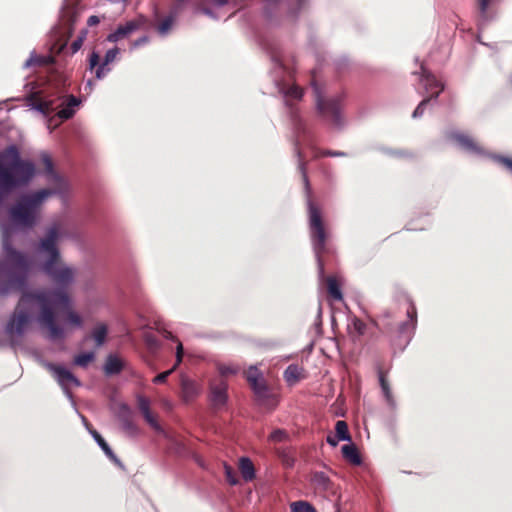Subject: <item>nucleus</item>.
<instances>
[{"mask_svg":"<svg viewBox=\"0 0 512 512\" xmlns=\"http://www.w3.org/2000/svg\"><path fill=\"white\" fill-rule=\"evenodd\" d=\"M91 434L95 441L98 443V445L101 447V449L104 451L105 455L116 465L121 466L120 460L117 458V456L114 454L110 446L107 444V442L104 440V438L96 431L92 430Z\"/></svg>","mask_w":512,"mask_h":512,"instance_id":"24","label":"nucleus"},{"mask_svg":"<svg viewBox=\"0 0 512 512\" xmlns=\"http://www.w3.org/2000/svg\"><path fill=\"white\" fill-rule=\"evenodd\" d=\"M335 433H336V437L338 438V440H341V441H345V440L350 441L351 440V436H350L349 430H348V425L343 420H339L336 422Z\"/></svg>","mask_w":512,"mask_h":512,"instance_id":"31","label":"nucleus"},{"mask_svg":"<svg viewBox=\"0 0 512 512\" xmlns=\"http://www.w3.org/2000/svg\"><path fill=\"white\" fill-rule=\"evenodd\" d=\"M343 457L353 465L361 464V457L354 444H346L341 448Z\"/></svg>","mask_w":512,"mask_h":512,"instance_id":"26","label":"nucleus"},{"mask_svg":"<svg viewBox=\"0 0 512 512\" xmlns=\"http://www.w3.org/2000/svg\"><path fill=\"white\" fill-rule=\"evenodd\" d=\"M60 232L56 225L47 229L46 235L40 240L36 251L39 255H46V259L41 264V270L49 276L57 285L67 287L75 276L74 269L65 266L60 257L57 247Z\"/></svg>","mask_w":512,"mask_h":512,"instance_id":"3","label":"nucleus"},{"mask_svg":"<svg viewBox=\"0 0 512 512\" xmlns=\"http://www.w3.org/2000/svg\"><path fill=\"white\" fill-rule=\"evenodd\" d=\"M5 257L0 262V295L24 291L32 268L31 259L24 253L4 244Z\"/></svg>","mask_w":512,"mask_h":512,"instance_id":"4","label":"nucleus"},{"mask_svg":"<svg viewBox=\"0 0 512 512\" xmlns=\"http://www.w3.org/2000/svg\"><path fill=\"white\" fill-rule=\"evenodd\" d=\"M224 469L227 482L231 485L238 484V478L235 470L227 464H225Z\"/></svg>","mask_w":512,"mask_h":512,"instance_id":"38","label":"nucleus"},{"mask_svg":"<svg viewBox=\"0 0 512 512\" xmlns=\"http://www.w3.org/2000/svg\"><path fill=\"white\" fill-rule=\"evenodd\" d=\"M189 0H175L171 9L172 14L178 15Z\"/></svg>","mask_w":512,"mask_h":512,"instance_id":"46","label":"nucleus"},{"mask_svg":"<svg viewBox=\"0 0 512 512\" xmlns=\"http://www.w3.org/2000/svg\"><path fill=\"white\" fill-rule=\"evenodd\" d=\"M317 109L320 115L329 121L332 125L341 126L343 124L342 117V97L336 96L331 98H324L317 95L316 99Z\"/></svg>","mask_w":512,"mask_h":512,"instance_id":"7","label":"nucleus"},{"mask_svg":"<svg viewBox=\"0 0 512 512\" xmlns=\"http://www.w3.org/2000/svg\"><path fill=\"white\" fill-rule=\"evenodd\" d=\"M176 17H177V15L172 14V10H171L169 16L166 17L164 20H162L158 24V26H157L158 33L161 35H166L172 28L173 22Z\"/></svg>","mask_w":512,"mask_h":512,"instance_id":"33","label":"nucleus"},{"mask_svg":"<svg viewBox=\"0 0 512 512\" xmlns=\"http://www.w3.org/2000/svg\"><path fill=\"white\" fill-rule=\"evenodd\" d=\"M81 0H65V4L62 9L60 22L62 28L65 30L67 37H70L74 31V25L77 22L80 12Z\"/></svg>","mask_w":512,"mask_h":512,"instance_id":"8","label":"nucleus"},{"mask_svg":"<svg viewBox=\"0 0 512 512\" xmlns=\"http://www.w3.org/2000/svg\"><path fill=\"white\" fill-rule=\"evenodd\" d=\"M123 365L121 360L113 355H109L106 359L104 371L107 375H115L122 371Z\"/></svg>","mask_w":512,"mask_h":512,"instance_id":"28","label":"nucleus"},{"mask_svg":"<svg viewBox=\"0 0 512 512\" xmlns=\"http://www.w3.org/2000/svg\"><path fill=\"white\" fill-rule=\"evenodd\" d=\"M79 104L80 100L77 97L70 95L67 98V103L65 107H63L57 112V117L61 120H68L72 118L75 114V107H77Z\"/></svg>","mask_w":512,"mask_h":512,"instance_id":"22","label":"nucleus"},{"mask_svg":"<svg viewBox=\"0 0 512 512\" xmlns=\"http://www.w3.org/2000/svg\"><path fill=\"white\" fill-rule=\"evenodd\" d=\"M252 390L256 396L258 403L267 408H274L278 401L276 395L267 386L265 381H261L260 384L252 387Z\"/></svg>","mask_w":512,"mask_h":512,"instance_id":"13","label":"nucleus"},{"mask_svg":"<svg viewBox=\"0 0 512 512\" xmlns=\"http://www.w3.org/2000/svg\"><path fill=\"white\" fill-rule=\"evenodd\" d=\"M421 83L424 86L426 92H430L434 89H439L443 85L437 78L428 71L423 65L421 66Z\"/></svg>","mask_w":512,"mask_h":512,"instance_id":"20","label":"nucleus"},{"mask_svg":"<svg viewBox=\"0 0 512 512\" xmlns=\"http://www.w3.org/2000/svg\"><path fill=\"white\" fill-rule=\"evenodd\" d=\"M162 334L166 339H171V340L175 339V336L168 330H163Z\"/></svg>","mask_w":512,"mask_h":512,"instance_id":"55","label":"nucleus"},{"mask_svg":"<svg viewBox=\"0 0 512 512\" xmlns=\"http://www.w3.org/2000/svg\"><path fill=\"white\" fill-rule=\"evenodd\" d=\"M353 328L359 335H363L366 331V324L359 318L353 319Z\"/></svg>","mask_w":512,"mask_h":512,"instance_id":"45","label":"nucleus"},{"mask_svg":"<svg viewBox=\"0 0 512 512\" xmlns=\"http://www.w3.org/2000/svg\"><path fill=\"white\" fill-rule=\"evenodd\" d=\"M240 366L236 364H219L218 371L221 376L235 375L240 371Z\"/></svg>","mask_w":512,"mask_h":512,"instance_id":"36","label":"nucleus"},{"mask_svg":"<svg viewBox=\"0 0 512 512\" xmlns=\"http://www.w3.org/2000/svg\"><path fill=\"white\" fill-rule=\"evenodd\" d=\"M406 314H407L408 320L401 323L399 326V332L401 334L410 333L411 331H413L415 329L416 324H417V310L413 303L409 304Z\"/></svg>","mask_w":512,"mask_h":512,"instance_id":"18","label":"nucleus"},{"mask_svg":"<svg viewBox=\"0 0 512 512\" xmlns=\"http://www.w3.org/2000/svg\"><path fill=\"white\" fill-rule=\"evenodd\" d=\"M35 175V165L23 160L19 148L12 144L0 152V186L10 191L27 185Z\"/></svg>","mask_w":512,"mask_h":512,"instance_id":"5","label":"nucleus"},{"mask_svg":"<svg viewBox=\"0 0 512 512\" xmlns=\"http://www.w3.org/2000/svg\"><path fill=\"white\" fill-rule=\"evenodd\" d=\"M197 9L200 10L204 14H207V15H210V16L212 15L211 10L206 8V7H204L203 3H199Z\"/></svg>","mask_w":512,"mask_h":512,"instance_id":"54","label":"nucleus"},{"mask_svg":"<svg viewBox=\"0 0 512 512\" xmlns=\"http://www.w3.org/2000/svg\"><path fill=\"white\" fill-rule=\"evenodd\" d=\"M51 61H52L51 57H40V58H38V62L40 64H46V63H49Z\"/></svg>","mask_w":512,"mask_h":512,"instance_id":"56","label":"nucleus"},{"mask_svg":"<svg viewBox=\"0 0 512 512\" xmlns=\"http://www.w3.org/2000/svg\"><path fill=\"white\" fill-rule=\"evenodd\" d=\"M378 376H379V383H380L382 392H383L387 402L389 404H393L392 392H391V389H390V385H389V383H388V381L386 379V375H385L384 371L379 369Z\"/></svg>","mask_w":512,"mask_h":512,"instance_id":"30","label":"nucleus"},{"mask_svg":"<svg viewBox=\"0 0 512 512\" xmlns=\"http://www.w3.org/2000/svg\"><path fill=\"white\" fill-rule=\"evenodd\" d=\"M119 53L118 48L110 49L106 52L103 61L100 63V56L97 52L93 51L89 57V68L95 69L97 79L104 78L110 71L108 65L113 62Z\"/></svg>","mask_w":512,"mask_h":512,"instance_id":"10","label":"nucleus"},{"mask_svg":"<svg viewBox=\"0 0 512 512\" xmlns=\"http://www.w3.org/2000/svg\"><path fill=\"white\" fill-rule=\"evenodd\" d=\"M99 23V18L97 16H90L87 20V24L89 26H94Z\"/></svg>","mask_w":512,"mask_h":512,"instance_id":"53","label":"nucleus"},{"mask_svg":"<svg viewBox=\"0 0 512 512\" xmlns=\"http://www.w3.org/2000/svg\"><path fill=\"white\" fill-rule=\"evenodd\" d=\"M82 44H83V37H78L76 40H74L70 47L72 53H76L82 47Z\"/></svg>","mask_w":512,"mask_h":512,"instance_id":"48","label":"nucleus"},{"mask_svg":"<svg viewBox=\"0 0 512 512\" xmlns=\"http://www.w3.org/2000/svg\"><path fill=\"white\" fill-rule=\"evenodd\" d=\"M95 359L93 352L82 353L74 357V364L80 367H86Z\"/></svg>","mask_w":512,"mask_h":512,"instance_id":"34","label":"nucleus"},{"mask_svg":"<svg viewBox=\"0 0 512 512\" xmlns=\"http://www.w3.org/2000/svg\"><path fill=\"white\" fill-rule=\"evenodd\" d=\"M145 22L146 19L140 16L136 19L127 21L125 24H120L113 33L108 35L107 39L110 42H117L122 40L128 37L131 33L140 29L145 24Z\"/></svg>","mask_w":512,"mask_h":512,"instance_id":"12","label":"nucleus"},{"mask_svg":"<svg viewBox=\"0 0 512 512\" xmlns=\"http://www.w3.org/2000/svg\"><path fill=\"white\" fill-rule=\"evenodd\" d=\"M181 394L185 402H190L200 393L199 385L186 376L181 377Z\"/></svg>","mask_w":512,"mask_h":512,"instance_id":"15","label":"nucleus"},{"mask_svg":"<svg viewBox=\"0 0 512 512\" xmlns=\"http://www.w3.org/2000/svg\"><path fill=\"white\" fill-rule=\"evenodd\" d=\"M292 464H293V461H292V460H291V461H290V460H287V461H286V465H287V466H292Z\"/></svg>","mask_w":512,"mask_h":512,"instance_id":"59","label":"nucleus"},{"mask_svg":"<svg viewBox=\"0 0 512 512\" xmlns=\"http://www.w3.org/2000/svg\"><path fill=\"white\" fill-rule=\"evenodd\" d=\"M147 42H148V37H146V36L140 37L139 39H137L133 42V47H138L140 45L146 44Z\"/></svg>","mask_w":512,"mask_h":512,"instance_id":"51","label":"nucleus"},{"mask_svg":"<svg viewBox=\"0 0 512 512\" xmlns=\"http://www.w3.org/2000/svg\"><path fill=\"white\" fill-rule=\"evenodd\" d=\"M42 162L45 166L46 173L52 174L53 173V163L47 154L42 155Z\"/></svg>","mask_w":512,"mask_h":512,"instance_id":"47","label":"nucleus"},{"mask_svg":"<svg viewBox=\"0 0 512 512\" xmlns=\"http://www.w3.org/2000/svg\"><path fill=\"white\" fill-rule=\"evenodd\" d=\"M301 142L306 143L313 151V159L321 157H344L345 152L328 149H319L314 145L310 131L303 124L297 127V139L294 144V152L298 159L297 169L301 175L308 208V228L313 252L315 254L319 273L324 274L328 259L335 254L332 244V232L326 223L321 208L312 200V188L307 173V161L301 150Z\"/></svg>","mask_w":512,"mask_h":512,"instance_id":"1","label":"nucleus"},{"mask_svg":"<svg viewBox=\"0 0 512 512\" xmlns=\"http://www.w3.org/2000/svg\"><path fill=\"white\" fill-rule=\"evenodd\" d=\"M431 102V98H424L419 104L418 106L416 107V109L414 110L412 116L414 118H418V117H421L424 112H425V109L427 107V105Z\"/></svg>","mask_w":512,"mask_h":512,"instance_id":"40","label":"nucleus"},{"mask_svg":"<svg viewBox=\"0 0 512 512\" xmlns=\"http://www.w3.org/2000/svg\"><path fill=\"white\" fill-rule=\"evenodd\" d=\"M443 90H444V85H441V87H440L439 89H437L436 91H433V90H432V91H430V92H429V93H430V95H429V96H427L426 98H431V101H432V100H436V99L439 97L440 93H441Z\"/></svg>","mask_w":512,"mask_h":512,"instance_id":"49","label":"nucleus"},{"mask_svg":"<svg viewBox=\"0 0 512 512\" xmlns=\"http://www.w3.org/2000/svg\"><path fill=\"white\" fill-rule=\"evenodd\" d=\"M239 470L245 481H252L255 478V468L252 461L247 457L239 460Z\"/></svg>","mask_w":512,"mask_h":512,"instance_id":"25","label":"nucleus"},{"mask_svg":"<svg viewBox=\"0 0 512 512\" xmlns=\"http://www.w3.org/2000/svg\"><path fill=\"white\" fill-rule=\"evenodd\" d=\"M213 1H214L217 5H219V6H223V5H225V4L228 2V0H213Z\"/></svg>","mask_w":512,"mask_h":512,"instance_id":"58","label":"nucleus"},{"mask_svg":"<svg viewBox=\"0 0 512 512\" xmlns=\"http://www.w3.org/2000/svg\"><path fill=\"white\" fill-rule=\"evenodd\" d=\"M138 408L141 411L142 415L151 411L150 410V401L144 396H138Z\"/></svg>","mask_w":512,"mask_h":512,"instance_id":"42","label":"nucleus"},{"mask_svg":"<svg viewBox=\"0 0 512 512\" xmlns=\"http://www.w3.org/2000/svg\"><path fill=\"white\" fill-rule=\"evenodd\" d=\"M123 424H124L125 429H127L129 431H134L136 429L134 423L132 422V420L130 418H125L123 420Z\"/></svg>","mask_w":512,"mask_h":512,"instance_id":"50","label":"nucleus"},{"mask_svg":"<svg viewBox=\"0 0 512 512\" xmlns=\"http://www.w3.org/2000/svg\"><path fill=\"white\" fill-rule=\"evenodd\" d=\"M54 193L51 189H42L22 196L10 209V216L16 223L32 227L36 222L37 212L43 201Z\"/></svg>","mask_w":512,"mask_h":512,"instance_id":"6","label":"nucleus"},{"mask_svg":"<svg viewBox=\"0 0 512 512\" xmlns=\"http://www.w3.org/2000/svg\"><path fill=\"white\" fill-rule=\"evenodd\" d=\"M244 375L251 388L264 381L261 372L255 366H251L248 370L244 371Z\"/></svg>","mask_w":512,"mask_h":512,"instance_id":"29","label":"nucleus"},{"mask_svg":"<svg viewBox=\"0 0 512 512\" xmlns=\"http://www.w3.org/2000/svg\"><path fill=\"white\" fill-rule=\"evenodd\" d=\"M287 436L288 435L284 430L277 429L270 434L269 438L273 442H282L287 438Z\"/></svg>","mask_w":512,"mask_h":512,"instance_id":"43","label":"nucleus"},{"mask_svg":"<svg viewBox=\"0 0 512 512\" xmlns=\"http://www.w3.org/2000/svg\"><path fill=\"white\" fill-rule=\"evenodd\" d=\"M490 3L491 0H478V10L483 21H487L489 19L487 11Z\"/></svg>","mask_w":512,"mask_h":512,"instance_id":"37","label":"nucleus"},{"mask_svg":"<svg viewBox=\"0 0 512 512\" xmlns=\"http://www.w3.org/2000/svg\"><path fill=\"white\" fill-rule=\"evenodd\" d=\"M146 340H147V343L152 346L154 344H156V341L151 337V336H147L146 337Z\"/></svg>","mask_w":512,"mask_h":512,"instance_id":"57","label":"nucleus"},{"mask_svg":"<svg viewBox=\"0 0 512 512\" xmlns=\"http://www.w3.org/2000/svg\"><path fill=\"white\" fill-rule=\"evenodd\" d=\"M340 440H338V438L335 436H328L327 437V443L330 444L331 446L335 447L337 446L338 442Z\"/></svg>","mask_w":512,"mask_h":512,"instance_id":"52","label":"nucleus"},{"mask_svg":"<svg viewBox=\"0 0 512 512\" xmlns=\"http://www.w3.org/2000/svg\"><path fill=\"white\" fill-rule=\"evenodd\" d=\"M144 419L147 421V423L156 431L160 432L162 431L159 423L157 422L156 417L152 414L151 411L143 414Z\"/></svg>","mask_w":512,"mask_h":512,"instance_id":"41","label":"nucleus"},{"mask_svg":"<svg viewBox=\"0 0 512 512\" xmlns=\"http://www.w3.org/2000/svg\"><path fill=\"white\" fill-rule=\"evenodd\" d=\"M311 481L320 492H331L333 490V482L324 472H315Z\"/></svg>","mask_w":512,"mask_h":512,"instance_id":"19","label":"nucleus"},{"mask_svg":"<svg viewBox=\"0 0 512 512\" xmlns=\"http://www.w3.org/2000/svg\"><path fill=\"white\" fill-rule=\"evenodd\" d=\"M228 384L224 379H217L210 384V401L214 409H220L227 402Z\"/></svg>","mask_w":512,"mask_h":512,"instance_id":"11","label":"nucleus"},{"mask_svg":"<svg viewBox=\"0 0 512 512\" xmlns=\"http://www.w3.org/2000/svg\"><path fill=\"white\" fill-rule=\"evenodd\" d=\"M305 377L304 368L295 364L289 365L284 371V379L289 386H294Z\"/></svg>","mask_w":512,"mask_h":512,"instance_id":"17","label":"nucleus"},{"mask_svg":"<svg viewBox=\"0 0 512 512\" xmlns=\"http://www.w3.org/2000/svg\"><path fill=\"white\" fill-rule=\"evenodd\" d=\"M292 512H317L316 509L306 501H295L290 505Z\"/></svg>","mask_w":512,"mask_h":512,"instance_id":"35","label":"nucleus"},{"mask_svg":"<svg viewBox=\"0 0 512 512\" xmlns=\"http://www.w3.org/2000/svg\"><path fill=\"white\" fill-rule=\"evenodd\" d=\"M107 336V327L104 324L97 325L92 332V337L96 342L97 346H101L104 344Z\"/></svg>","mask_w":512,"mask_h":512,"instance_id":"32","label":"nucleus"},{"mask_svg":"<svg viewBox=\"0 0 512 512\" xmlns=\"http://www.w3.org/2000/svg\"><path fill=\"white\" fill-rule=\"evenodd\" d=\"M51 309L55 315H56V312L63 311L66 314L67 320L73 325L80 326L82 323L80 316L71 310L68 296H67V304L66 305H63L60 303L56 304V301L53 299L51 302Z\"/></svg>","mask_w":512,"mask_h":512,"instance_id":"16","label":"nucleus"},{"mask_svg":"<svg viewBox=\"0 0 512 512\" xmlns=\"http://www.w3.org/2000/svg\"><path fill=\"white\" fill-rule=\"evenodd\" d=\"M31 105L33 108L37 109L44 115H49L55 110L53 101L46 100L40 97H33L31 99Z\"/></svg>","mask_w":512,"mask_h":512,"instance_id":"27","label":"nucleus"},{"mask_svg":"<svg viewBox=\"0 0 512 512\" xmlns=\"http://www.w3.org/2000/svg\"><path fill=\"white\" fill-rule=\"evenodd\" d=\"M46 368L52 373L53 377L66 394H69V390L72 386L79 387L81 385L80 380L61 365L48 363L46 364Z\"/></svg>","mask_w":512,"mask_h":512,"instance_id":"9","label":"nucleus"},{"mask_svg":"<svg viewBox=\"0 0 512 512\" xmlns=\"http://www.w3.org/2000/svg\"><path fill=\"white\" fill-rule=\"evenodd\" d=\"M53 299L56 304L66 305L67 293L62 289L23 292L13 316L7 324V333L10 335L22 334L30 322L31 308L36 305L40 308L38 316L40 326L48 331L51 339L62 338L64 335L63 328L57 324L55 314L51 309Z\"/></svg>","mask_w":512,"mask_h":512,"instance_id":"2","label":"nucleus"},{"mask_svg":"<svg viewBox=\"0 0 512 512\" xmlns=\"http://www.w3.org/2000/svg\"><path fill=\"white\" fill-rule=\"evenodd\" d=\"M183 354H184V350H183V345L182 343H179L177 345V348H176V363L175 365L167 370V371H164L158 375H156L154 378H153V383L154 384H162L166 381V379L168 378V376L177 368V366L182 362V359H183Z\"/></svg>","mask_w":512,"mask_h":512,"instance_id":"21","label":"nucleus"},{"mask_svg":"<svg viewBox=\"0 0 512 512\" xmlns=\"http://www.w3.org/2000/svg\"><path fill=\"white\" fill-rule=\"evenodd\" d=\"M450 138L457 142L463 149L468 152L484 155L485 149L476 142L471 136L464 133H453Z\"/></svg>","mask_w":512,"mask_h":512,"instance_id":"14","label":"nucleus"},{"mask_svg":"<svg viewBox=\"0 0 512 512\" xmlns=\"http://www.w3.org/2000/svg\"><path fill=\"white\" fill-rule=\"evenodd\" d=\"M326 288L328 296L334 301H342L343 294L337 279L333 276L326 278Z\"/></svg>","mask_w":512,"mask_h":512,"instance_id":"23","label":"nucleus"},{"mask_svg":"<svg viewBox=\"0 0 512 512\" xmlns=\"http://www.w3.org/2000/svg\"><path fill=\"white\" fill-rule=\"evenodd\" d=\"M286 95L293 99L300 100L303 96V90L298 86H291L287 90Z\"/></svg>","mask_w":512,"mask_h":512,"instance_id":"44","label":"nucleus"},{"mask_svg":"<svg viewBox=\"0 0 512 512\" xmlns=\"http://www.w3.org/2000/svg\"><path fill=\"white\" fill-rule=\"evenodd\" d=\"M492 159L512 172V158L502 155H493Z\"/></svg>","mask_w":512,"mask_h":512,"instance_id":"39","label":"nucleus"}]
</instances>
